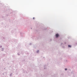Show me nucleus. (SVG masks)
<instances>
[{
	"label": "nucleus",
	"instance_id": "2",
	"mask_svg": "<svg viewBox=\"0 0 77 77\" xmlns=\"http://www.w3.org/2000/svg\"><path fill=\"white\" fill-rule=\"evenodd\" d=\"M68 47H71V46L70 45H69L68 46Z\"/></svg>",
	"mask_w": 77,
	"mask_h": 77
},
{
	"label": "nucleus",
	"instance_id": "4",
	"mask_svg": "<svg viewBox=\"0 0 77 77\" xmlns=\"http://www.w3.org/2000/svg\"><path fill=\"white\" fill-rule=\"evenodd\" d=\"M65 70L66 71V70H67V69H65Z\"/></svg>",
	"mask_w": 77,
	"mask_h": 77
},
{
	"label": "nucleus",
	"instance_id": "3",
	"mask_svg": "<svg viewBox=\"0 0 77 77\" xmlns=\"http://www.w3.org/2000/svg\"><path fill=\"white\" fill-rule=\"evenodd\" d=\"M37 53H39V51H37Z\"/></svg>",
	"mask_w": 77,
	"mask_h": 77
},
{
	"label": "nucleus",
	"instance_id": "5",
	"mask_svg": "<svg viewBox=\"0 0 77 77\" xmlns=\"http://www.w3.org/2000/svg\"><path fill=\"white\" fill-rule=\"evenodd\" d=\"M33 19L34 20L35 19V17H33Z\"/></svg>",
	"mask_w": 77,
	"mask_h": 77
},
{
	"label": "nucleus",
	"instance_id": "1",
	"mask_svg": "<svg viewBox=\"0 0 77 77\" xmlns=\"http://www.w3.org/2000/svg\"><path fill=\"white\" fill-rule=\"evenodd\" d=\"M56 38H58V36H59V34H57L56 35Z\"/></svg>",
	"mask_w": 77,
	"mask_h": 77
}]
</instances>
